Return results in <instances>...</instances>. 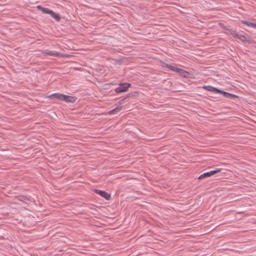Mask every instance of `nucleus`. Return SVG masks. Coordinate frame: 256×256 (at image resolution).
I'll use <instances>...</instances> for the list:
<instances>
[{"mask_svg":"<svg viewBox=\"0 0 256 256\" xmlns=\"http://www.w3.org/2000/svg\"><path fill=\"white\" fill-rule=\"evenodd\" d=\"M162 66L163 68H169L171 71L176 72L183 77H186V75L188 74V72L184 70L175 67L165 62L163 63Z\"/></svg>","mask_w":256,"mask_h":256,"instance_id":"nucleus-1","label":"nucleus"},{"mask_svg":"<svg viewBox=\"0 0 256 256\" xmlns=\"http://www.w3.org/2000/svg\"><path fill=\"white\" fill-rule=\"evenodd\" d=\"M130 86V84L128 83H121L116 88L114 91L116 93H121L126 92L128 88Z\"/></svg>","mask_w":256,"mask_h":256,"instance_id":"nucleus-2","label":"nucleus"},{"mask_svg":"<svg viewBox=\"0 0 256 256\" xmlns=\"http://www.w3.org/2000/svg\"><path fill=\"white\" fill-rule=\"evenodd\" d=\"M221 170V169L220 168H218V169H216V170H211V171H210V172H204L202 174H200L199 177H198V179H202L203 178H206V177H210V176H212V175L214 174H216L218 172H220Z\"/></svg>","mask_w":256,"mask_h":256,"instance_id":"nucleus-3","label":"nucleus"},{"mask_svg":"<svg viewBox=\"0 0 256 256\" xmlns=\"http://www.w3.org/2000/svg\"><path fill=\"white\" fill-rule=\"evenodd\" d=\"M94 192L106 200H109L110 198V194L104 191L95 189Z\"/></svg>","mask_w":256,"mask_h":256,"instance_id":"nucleus-4","label":"nucleus"},{"mask_svg":"<svg viewBox=\"0 0 256 256\" xmlns=\"http://www.w3.org/2000/svg\"><path fill=\"white\" fill-rule=\"evenodd\" d=\"M202 88L208 92H213L214 94H220L221 90L211 86H202Z\"/></svg>","mask_w":256,"mask_h":256,"instance_id":"nucleus-5","label":"nucleus"},{"mask_svg":"<svg viewBox=\"0 0 256 256\" xmlns=\"http://www.w3.org/2000/svg\"><path fill=\"white\" fill-rule=\"evenodd\" d=\"M76 98L75 96H72L64 94L62 101L68 103H73L76 102Z\"/></svg>","mask_w":256,"mask_h":256,"instance_id":"nucleus-6","label":"nucleus"},{"mask_svg":"<svg viewBox=\"0 0 256 256\" xmlns=\"http://www.w3.org/2000/svg\"><path fill=\"white\" fill-rule=\"evenodd\" d=\"M220 94H222L224 97L228 98L231 100H234V98H238V96L236 94H230V93L226 92H224L222 90H221V92H220Z\"/></svg>","mask_w":256,"mask_h":256,"instance_id":"nucleus-7","label":"nucleus"},{"mask_svg":"<svg viewBox=\"0 0 256 256\" xmlns=\"http://www.w3.org/2000/svg\"><path fill=\"white\" fill-rule=\"evenodd\" d=\"M64 94L60 93H54L50 95L48 98H56L60 100H62Z\"/></svg>","mask_w":256,"mask_h":256,"instance_id":"nucleus-8","label":"nucleus"},{"mask_svg":"<svg viewBox=\"0 0 256 256\" xmlns=\"http://www.w3.org/2000/svg\"><path fill=\"white\" fill-rule=\"evenodd\" d=\"M48 56H63L64 54L62 53L58 52L54 50H48L45 52Z\"/></svg>","mask_w":256,"mask_h":256,"instance_id":"nucleus-9","label":"nucleus"},{"mask_svg":"<svg viewBox=\"0 0 256 256\" xmlns=\"http://www.w3.org/2000/svg\"><path fill=\"white\" fill-rule=\"evenodd\" d=\"M237 38L240 40L242 42H246L249 41L250 38L248 36L247 34L244 35L240 33Z\"/></svg>","mask_w":256,"mask_h":256,"instance_id":"nucleus-10","label":"nucleus"},{"mask_svg":"<svg viewBox=\"0 0 256 256\" xmlns=\"http://www.w3.org/2000/svg\"><path fill=\"white\" fill-rule=\"evenodd\" d=\"M17 199L18 200L26 204H28L30 202V198L25 196H22V195L18 196H17Z\"/></svg>","mask_w":256,"mask_h":256,"instance_id":"nucleus-11","label":"nucleus"},{"mask_svg":"<svg viewBox=\"0 0 256 256\" xmlns=\"http://www.w3.org/2000/svg\"><path fill=\"white\" fill-rule=\"evenodd\" d=\"M37 8L40 10L43 13L47 14L50 15L52 10H50L48 8H43L41 6L39 5L37 6Z\"/></svg>","mask_w":256,"mask_h":256,"instance_id":"nucleus-12","label":"nucleus"},{"mask_svg":"<svg viewBox=\"0 0 256 256\" xmlns=\"http://www.w3.org/2000/svg\"><path fill=\"white\" fill-rule=\"evenodd\" d=\"M230 34L232 36L234 37L237 38L240 34L239 32H237L236 30L233 29L228 30Z\"/></svg>","mask_w":256,"mask_h":256,"instance_id":"nucleus-13","label":"nucleus"},{"mask_svg":"<svg viewBox=\"0 0 256 256\" xmlns=\"http://www.w3.org/2000/svg\"><path fill=\"white\" fill-rule=\"evenodd\" d=\"M50 16L52 18H54L57 21H59L60 19V18L59 14L55 13L53 11L52 12V14H50Z\"/></svg>","mask_w":256,"mask_h":256,"instance_id":"nucleus-14","label":"nucleus"},{"mask_svg":"<svg viewBox=\"0 0 256 256\" xmlns=\"http://www.w3.org/2000/svg\"><path fill=\"white\" fill-rule=\"evenodd\" d=\"M241 22L248 26L252 28L254 22H250L245 20H242Z\"/></svg>","mask_w":256,"mask_h":256,"instance_id":"nucleus-15","label":"nucleus"},{"mask_svg":"<svg viewBox=\"0 0 256 256\" xmlns=\"http://www.w3.org/2000/svg\"><path fill=\"white\" fill-rule=\"evenodd\" d=\"M120 110V109L118 108H116L110 111H109L108 114H114L118 112Z\"/></svg>","mask_w":256,"mask_h":256,"instance_id":"nucleus-16","label":"nucleus"},{"mask_svg":"<svg viewBox=\"0 0 256 256\" xmlns=\"http://www.w3.org/2000/svg\"><path fill=\"white\" fill-rule=\"evenodd\" d=\"M136 94V92H132V93L128 94L126 95V96L124 98V99H122V100H121V101H122H122H123V100H124L126 98H129V97H130V96H135V95H134V94Z\"/></svg>","mask_w":256,"mask_h":256,"instance_id":"nucleus-17","label":"nucleus"},{"mask_svg":"<svg viewBox=\"0 0 256 256\" xmlns=\"http://www.w3.org/2000/svg\"><path fill=\"white\" fill-rule=\"evenodd\" d=\"M252 28H256V24H255V23L253 24Z\"/></svg>","mask_w":256,"mask_h":256,"instance_id":"nucleus-18","label":"nucleus"}]
</instances>
